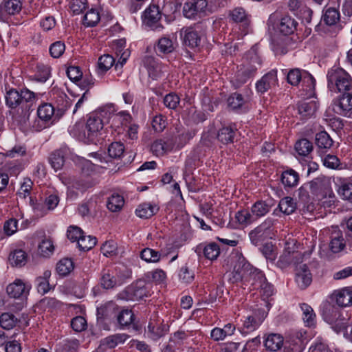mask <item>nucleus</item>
I'll list each match as a JSON object with an SVG mask.
<instances>
[{
	"label": "nucleus",
	"instance_id": "680f3d73",
	"mask_svg": "<svg viewBox=\"0 0 352 352\" xmlns=\"http://www.w3.org/2000/svg\"><path fill=\"white\" fill-rule=\"evenodd\" d=\"M100 21L99 12L94 9H91L84 16L83 24L87 27L95 26Z\"/></svg>",
	"mask_w": 352,
	"mask_h": 352
},
{
	"label": "nucleus",
	"instance_id": "7c9ffc66",
	"mask_svg": "<svg viewBox=\"0 0 352 352\" xmlns=\"http://www.w3.org/2000/svg\"><path fill=\"white\" fill-rule=\"evenodd\" d=\"M51 276V271L45 270L42 276H38L35 280V284L38 293L45 294L47 293L51 287L49 283V278Z\"/></svg>",
	"mask_w": 352,
	"mask_h": 352
},
{
	"label": "nucleus",
	"instance_id": "aec40b11",
	"mask_svg": "<svg viewBox=\"0 0 352 352\" xmlns=\"http://www.w3.org/2000/svg\"><path fill=\"white\" fill-rule=\"evenodd\" d=\"M30 288L22 280H16L14 283L7 286L6 292L11 298H19L26 296L29 292Z\"/></svg>",
	"mask_w": 352,
	"mask_h": 352
},
{
	"label": "nucleus",
	"instance_id": "6ab92c4d",
	"mask_svg": "<svg viewBox=\"0 0 352 352\" xmlns=\"http://www.w3.org/2000/svg\"><path fill=\"white\" fill-rule=\"evenodd\" d=\"M303 258L301 252H283L277 261V266L281 269H285L290 265H297L302 262Z\"/></svg>",
	"mask_w": 352,
	"mask_h": 352
},
{
	"label": "nucleus",
	"instance_id": "20e7f679",
	"mask_svg": "<svg viewBox=\"0 0 352 352\" xmlns=\"http://www.w3.org/2000/svg\"><path fill=\"white\" fill-rule=\"evenodd\" d=\"M214 8L207 0H192L184 3L182 11L186 18L197 20L214 12Z\"/></svg>",
	"mask_w": 352,
	"mask_h": 352
},
{
	"label": "nucleus",
	"instance_id": "c756f323",
	"mask_svg": "<svg viewBox=\"0 0 352 352\" xmlns=\"http://www.w3.org/2000/svg\"><path fill=\"white\" fill-rule=\"evenodd\" d=\"M297 22L289 16L281 18L278 28L283 34L288 35L294 32L296 29Z\"/></svg>",
	"mask_w": 352,
	"mask_h": 352
},
{
	"label": "nucleus",
	"instance_id": "3c124183",
	"mask_svg": "<svg viewBox=\"0 0 352 352\" xmlns=\"http://www.w3.org/2000/svg\"><path fill=\"white\" fill-rule=\"evenodd\" d=\"M26 254L22 250H15L10 254L9 261L12 265L21 266L26 261Z\"/></svg>",
	"mask_w": 352,
	"mask_h": 352
},
{
	"label": "nucleus",
	"instance_id": "69168bd1",
	"mask_svg": "<svg viewBox=\"0 0 352 352\" xmlns=\"http://www.w3.org/2000/svg\"><path fill=\"white\" fill-rule=\"evenodd\" d=\"M245 101V99L242 96V95L238 93L231 94L228 98V106L232 109L241 108Z\"/></svg>",
	"mask_w": 352,
	"mask_h": 352
},
{
	"label": "nucleus",
	"instance_id": "4468645a",
	"mask_svg": "<svg viewBox=\"0 0 352 352\" xmlns=\"http://www.w3.org/2000/svg\"><path fill=\"white\" fill-rule=\"evenodd\" d=\"M161 16L159 7L156 5H150L144 12V22L153 30L160 32L163 29V26L158 23Z\"/></svg>",
	"mask_w": 352,
	"mask_h": 352
},
{
	"label": "nucleus",
	"instance_id": "ddd939ff",
	"mask_svg": "<svg viewBox=\"0 0 352 352\" xmlns=\"http://www.w3.org/2000/svg\"><path fill=\"white\" fill-rule=\"evenodd\" d=\"M265 318V314L263 311L261 313L254 312L252 315L245 318L243 327L239 329V331L243 336H247L248 333L257 329Z\"/></svg>",
	"mask_w": 352,
	"mask_h": 352
},
{
	"label": "nucleus",
	"instance_id": "13d9d810",
	"mask_svg": "<svg viewBox=\"0 0 352 352\" xmlns=\"http://www.w3.org/2000/svg\"><path fill=\"white\" fill-rule=\"evenodd\" d=\"M235 219L239 223L243 226H247L256 221L253 214L247 210L238 211L235 214Z\"/></svg>",
	"mask_w": 352,
	"mask_h": 352
},
{
	"label": "nucleus",
	"instance_id": "1a4fd4ad",
	"mask_svg": "<svg viewBox=\"0 0 352 352\" xmlns=\"http://www.w3.org/2000/svg\"><path fill=\"white\" fill-rule=\"evenodd\" d=\"M252 267L243 256H237L235 260L233 271L230 275V280L232 283L240 281L246 283L251 274V270H252Z\"/></svg>",
	"mask_w": 352,
	"mask_h": 352
},
{
	"label": "nucleus",
	"instance_id": "2eb2a0df",
	"mask_svg": "<svg viewBox=\"0 0 352 352\" xmlns=\"http://www.w3.org/2000/svg\"><path fill=\"white\" fill-rule=\"evenodd\" d=\"M127 300H139L151 295L148 286L143 281H138L126 289Z\"/></svg>",
	"mask_w": 352,
	"mask_h": 352
},
{
	"label": "nucleus",
	"instance_id": "0e129e2a",
	"mask_svg": "<svg viewBox=\"0 0 352 352\" xmlns=\"http://www.w3.org/2000/svg\"><path fill=\"white\" fill-rule=\"evenodd\" d=\"M261 252L267 260L274 261L277 256L276 247L272 243H266L261 248Z\"/></svg>",
	"mask_w": 352,
	"mask_h": 352
},
{
	"label": "nucleus",
	"instance_id": "6e6552de",
	"mask_svg": "<svg viewBox=\"0 0 352 352\" xmlns=\"http://www.w3.org/2000/svg\"><path fill=\"white\" fill-rule=\"evenodd\" d=\"M274 219L272 218L266 219L261 225L252 230L249 236L251 243L254 245H258L263 241L267 238H272Z\"/></svg>",
	"mask_w": 352,
	"mask_h": 352
},
{
	"label": "nucleus",
	"instance_id": "a878e982",
	"mask_svg": "<svg viewBox=\"0 0 352 352\" xmlns=\"http://www.w3.org/2000/svg\"><path fill=\"white\" fill-rule=\"evenodd\" d=\"M278 86L277 70L272 69L256 83V88H272Z\"/></svg>",
	"mask_w": 352,
	"mask_h": 352
},
{
	"label": "nucleus",
	"instance_id": "0eeeda50",
	"mask_svg": "<svg viewBox=\"0 0 352 352\" xmlns=\"http://www.w3.org/2000/svg\"><path fill=\"white\" fill-rule=\"evenodd\" d=\"M328 87L336 88H351L352 78L345 70L342 68H331L327 74Z\"/></svg>",
	"mask_w": 352,
	"mask_h": 352
},
{
	"label": "nucleus",
	"instance_id": "f8f14e48",
	"mask_svg": "<svg viewBox=\"0 0 352 352\" xmlns=\"http://www.w3.org/2000/svg\"><path fill=\"white\" fill-rule=\"evenodd\" d=\"M333 110L341 116H351L352 114V94L344 91L333 100Z\"/></svg>",
	"mask_w": 352,
	"mask_h": 352
},
{
	"label": "nucleus",
	"instance_id": "c85d7f7f",
	"mask_svg": "<svg viewBox=\"0 0 352 352\" xmlns=\"http://www.w3.org/2000/svg\"><path fill=\"white\" fill-rule=\"evenodd\" d=\"M283 338L278 333L269 334L264 340V345L267 349L271 351H277L283 345Z\"/></svg>",
	"mask_w": 352,
	"mask_h": 352
},
{
	"label": "nucleus",
	"instance_id": "423d86ee",
	"mask_svg": "<svg viewBox=\"0 0 352 352\" xmlns=\"http://www.w3.org/2000/svg\"><path fill=\"white\" fill-rule=\"evenodd\" d=\"M103 118H107V115L103 112V107L101 108L100 111L90 114L85 124L86 135L88 141H94L103 129Z\"/></svg>",
	"mask_w": 352,
	"mask_h": 352
},
{
	"label": "nucleus",
	"instance_id": "4c0bfd02",
	"mask_svg": "<svg viewBox=\"0 0 352 352\" xmlns=\"http://www.w3.org/2000/svg\"><path fill=\"white\" fill-rule=\"evenodd\" d=\"M295 150L300 156L309 159V155L313 150V145L308 140L301 139L296 143Z\"/></svg>",
	"mask_w": 352,
	"mask_h": 352
},
{
	"label": "nucleus",
	"instance_id": "2f4dec72",
	"mask_svg": "<svg viewBox=\"0 0 352 352\" xmlns=\"http://www.w3.org/2000/svg\"><path fill=\"white\" fill-rule=\"evenodd\" d=\"M22 8V3L20 0H4L1 9V11L9 15L18 14Z\"/></svg>",
	"mask_w": 352,
	"mask_h": 352
},
{
	"label": "nucleus",
	"instance_id": "e433bc0d",
	"mask_svg": "<svg viewBox=\"0 0 352 352\" xmlns=\"http://www.w3.org/2000/svg\"><path fill=\"white\" fill-rule=\"evenodd\" d=\"M151 149L155 155L161 156L169 152L172 149V146L168 142L159 139L153 142Z\"/></svg>",
	"mask_w": 352,
	"mask_h": 352
},
{
	"label": "nucleus",
	"instance_id": "39448f33",
	"mask_svg": "<svg viewBox=\"0 0 352 352\" xmlns=\"http://www.w3.org/2000/svg\"><path fill=\"white\" fill-rule=\"evenodd\" d=\"M287 82L293 87L302 86L315 88L316 80L307 71L298 68L291 69L287 73Z\"/></svg>",
	"mask_w": 352,
	"mask_h": 352
},
{
	"label": "nucleus",
	"instance_id": "79ce46f5",
	"mask_svg": "<svg viewBox=\"0 0 352 352\" xmlns=\"http://www.w3.org/2000/svg\"><path fill=\"white\" fill-rule=\"evenodd\" d=\"M266 278L265 274L258 269L252 267L251 274L249 276V278L246 282L250 283L254 287V289H258V287L263 284Z\"/></svg>",
	"mask_w": 352,
	"mask_h": 352
},
{
	"label": "nucleus",
	"instance_id": "f704fd0d",
	"mask_svg": "<svg viewBox=\"0 0 352 352\" xmlns=\"http://www.w3.org/2000/svg\"><path fill=\"white\" fill-rule=\"evenodd\" d=\"M316 144L320 151H326L333 144V140L325 131H321L316 135Z\"/></svg>",
	"mask_w": 352,
	"mask_h": 352
},
{
	"label": "nucleus",
	"instance_id": "bb28decb",
	"mask_svg": "<svg viewBox=\"0 0 352 352\" xmlns=\"http://www.w3.org/2000/svg\"><path fill=\"white\" fill-rule=\"evenodd\" d=\"M272 206L273 203L272 200L258 201L255 202L251 208V212L253 214L254 217H255V220L267 214Z\"/></svg>",
	"mask_w": 352,
	"mask_h": 352
},
{
	"label": "nucleus",
	"instance_id": "72a5a7b5",
	"mask_svg": "<svg viewBox=\"0 0 352 352\" xmlns=\"http://www.w3.org/2000/svg\"><path fill=\"white\" fill-rule=\"evenodd\" d=\"M300 309L302 312V320L305 326L307 327H314L316 324V314L312 309V307L306 303H302L300 305Z\"/></svg>",
	"mask_w": 352,
	"mask_h": 352
},
{
	"label": "nucleus",
	"instance_id": "864d4df0",
	"mask_svg": "<svg viewBox=\"0 0 352 352\" xmlns=\"http://www.w3.org/2000/svg\"><path fill=\"white\" fill-rule=\"evenodd\" d=\"M69 134L79 140L87 139L85 126L82 122H76L68 129Z\"/></svg>",
	"mask_w": 352,
	"mask_h": 352
},
{
	"label": "nucleus",
	"instance_id": "412c9836",
	"mask_svg": "<svg viewBox=\"0 0 352 352\" xmlns=\"http://www.w3.org/2000/svg\"><path fill=\"white\" fill-rule=\"evenodd\" d=\"M37 116L51 125L58 120L54 107L49 103H44L38 107Z\"/></svg>",
	"mask_w": 352,
	"mask_h": 352
},
{
	"label": "nucleus",
	"instance_id": "9d476101",
	"mask_svg": "<svg viewBox=\"0 0 352 352\" xmlns=\"http://www.w3.org/2000/svg\"><path fill=\"white\" fill-rule=\"evenodd\" d=\"M261 65V58L255 54L251 57V60L246 65H243L235 76V83L236 87L242 86L248 80L255 74L258 66Z\"/></svg>",
	"mask_w": 352,
	"mask_h": 352
},
{
	"label": "nucleus",
	"instance_id": "dca6fc26",
	"mask_svg": "<svg viewBox=\"0 0 352 352\" xmlns=\"http://www.w3.org/2000/svg\"><path fill=\"white\" fill-rule=\"evenodd\" d=\"M238 131V126L236 123H229L224 124L219 130L217 138L221 143L228 144L234 142L236 133Z\"/></svg>",
	"mask_w": 352,
	"mask_h": 352
},
{
	"label": "nucleus",
	"instance_id": "a19ab883",
	"mask_svg": "<svg viewBox=\"0 0 352 352\" xmlns=\"http://www.w3.org/2000/svg\"><path fill=\"white\" fill-rule=\"evenodd\" d=\"M333 234L331 236L329 248L333 252L338 253L344 249L345 244L343 242L342 234L338 228H336Z\"/></svg>",
	"mask_w": 352,
	"mask_h": 352
},
{
	"label": "nucleus",
	"instance_id": "e2e57ef3",
	"mask_svg": "<svg viewBox=\"0 0 352 352\" xmlns=\"http://www.w3.org/2000/svg\"><path fill=\"white\" fill-rule=\"evenodd\" d=\"M114 58L109 54L101 56L98 59V69L102 72L109 70L114 64Z\"/></svg>",
	"mask_w": 352,
	"mask_h": 352
},
{
	"label": "nucleus",
	"instance_id": "6e6d98bb",
	"mask_svg": "<svg viewBox=\"0 0 352 352\" xmlns=\"http://www.w3.org/2000/svg\"><path fill=\"white\" fill-rule=\"evenodd\" d=\"M96 238L91 235H85V233L77 241L78 248L84 251L89 250L94 248L96 244Z\"/></svg>",
	"mask_w": 352,
	"mask_h": 352
},
{
	"label": "nucleus",
	"instance_id": "c03bdc74",
	"mask_svg": "<svg viewBox=\"0 0 352 352\" xmlns=\"http://www.w3.org/2000/svg\"><path fill=\"white\" fill-rule=\"evenodd\" d=\"M65 151L63 149L54 151L50 157V163L55 171L63 167L65 162Z\"/></svg>",
	"mask_w": 352,
	"mask_h": 352
},
{
	"label": "nucleus",
	"instance_id": "8fccbe9b",
	"mask_svg": "<svg viewBox=\"0 0 352 352\" xmlns=\"http://www.w3.org/2000/svg\"><path fill=\"white\" fill-rule=\"evenodd\" d=\"M12 113L14 114L13 117L16 121L22 124H25L30 118L31 111L29 105L25 104L17 109L16 112H13Z\"/></svg>",
	"mask_w": 352,
	"mask_h": 352
},
{
	"label": "nucleus",
	"instance_id": "cd10ccee",
	"mask_svg": "<svg viewBox=\"0 0 352 352\" xmlns=\"http://www.w3.org/2000/svg\"><path fill=\"white\" fill-rule=\"evenodd\" d=\"M318 105L314 100L309 102H301L298 105V113L303 119L309 118L314 115L318 109Z\"/></svg>",
	"mask_w": 352,
	"mask_h": 352
},
{
	"label": "nucleus",
	"instance_id": "5701e85b",
	"mask_svg": "<svg viewBox=\"0 0 352 352\" xmlns=\"http://www.w3.org/2000/svg\"><path fill=\"white\" fill-rule=\"evenodd\" d=\"M197 252L198 254L203 252L206 258L213 261L217 259L219 256L220 248L217 243L212 242L206 244L204 247L202 245H199L197 248Z\"/></svg>",
	"mask_w": 352,
	"mask_h": 352
},
{
	"label": "nucleus",
	"instance_id": "603ef678",
	"mask_svg": "<svg viewBox=\"0 0 352 352\" xmlns=\"http://www.w3.org/2000/svg\"><path fill=\"white\" fill-rule=\"evenodd\" d=\"M338 194L344 199H352V182L348 179L340 180L338 188Z\"/></svg>",
	"mask_w": 352,
	"mask_h": 352
},
{
	"label": "nucleus",
	"instance_id": "ea45409f",
	"mask_svg": "<svg viewBox=\"0 0 352 352\" xmlns=\"http://www.w3.org/2000/svg\"><path fill=\"white\" fill-rule=\"evenodd\" d=\"M281 181L285 186L294 187L298 183L299 175L294 170L289 169L282 173Z\"/></svg>",
	"mask_w": 352,
	"mask_h": 352
},
{
	"label": "nucleus",
	"instance_id": "bf43d9fd",
	"mask_svg": "<svg viewBox=\"0 0 352 352\" xmlns=\"http://www.w3.org/2000/svg\"><path fill=\"white\" fill-rule=\"evenodd\" d=\"M173 50L174 45L170 38L164 36L159 39L157 46V52L168 54L172 52Z\"/></svg>",
	"mask_w": 352,
	"mask_h": 352
},
{
	"label": "nucleus",
	"instance_id": "7ed1b4c3",
	"mask_svg": "<svg viewBox=\"0 0 352 352\" xmlns=\"http://www.w3.org/2000/svg\"><path fill=\"white\" fill-rule=\"evenodd\" d=\"M98 313L107 318L116 317L118 324L122 327L130 325L134 319V315L131 310L122 309L113 302H108L98 309Z\"/></svg>",
	"mask_w": 352,
	"mask_h": 352
},
{
	"label": "nucleus",
	"instance_id": "393cba45",
	"mask_svg": "<svg viewBox=\"0 0 352 352\" xmlns=\"http://www.w3.org/2000/svg\"><path fill=\"white\" fill-rule=\"evenodd\" d=\"M333 296L336 304L340 307H347L352 305V289L349 287L335 292Z\"/></svg>",
	"mask_w": 352,
	"mask_h": 352
},
{
	"label": "nucleus",
	"instance_id": "a211bd4d",
	"mask_svg": "<svg viewBox=\"0 0 352 352\" xmlns=\"http://www.w3.org/2000/svg\"><path fill=\"white\" fill-rule=\"evenodd\" d=\"M183 38V43L185 46L190 49L198 47L201 43V36L197 31L192 27L183 30L181 33Z\"/></svg>",
	"mask_w": 352,
	"mask_h": 352
},
{
	"label": "nucleus",
	"instance_id": "473e14b6",
	"mask_svg": "<svg viewBox=\"0 0 352 352\" xmlns=\"http://www.w3.org/2000/svg\"><path fill=\"white\" fill-rule=\"evenodd\" d=\"M158 209L156 205L150 203H144L137 208L135 214L140 218L148 219L154 215L158 211Z\"/></svg>",
	"mask_w": 352,
	"mask_h": 352
},
{
	"label": "nucleus",
	"instance_id": "4d7b16f0",
	"mask_svg": "<svg viewBox=\"0 0 352 352\" xmlns=\"http://www.w3.org/2000/svg\"><path fill=\"white\" fill-rule=\"evenodd\" d=\"M161 254L159 252L151 248H144L140 253V257L147 263H157L160 260Z\"/></svg>",
	"mask_w": 352,
	"mask_h": 352
},
{
	"label": "nucleus",
	"instance_id": "9b49d317",
	"mask_svg": "<svg viewBox=\"0 0 352 352\" xmlns=\"http://www.w3.org/2000/svg\"><path fill=\"white\" fill-rule=\"evenodd\" d=\"M34 96L30 89H9L6 94V102L9 107L14 109L22 102L30 101Z\"/></svg>",
	"mask_w": 352,
	"mask_h": 352
},
{
	"label": "nucleus",
	"instance_id": "338daca9",
	"mask_svg": "<svg viewBox=\"0 0 352 352\" xmlns=\"http://www.w3.org/2000/svg\"><path fill=\"white\" fill-rule=\"evenodd\" d=\"M147 328L149 336L153 340H157L163 336V329L160 326V323L155 321L151 320Z\"/></svg>",
	"mask_w": 352,
	"mask_h": 352
},
{
	"label": "nucleus",
	"instance_id": "f03ea898",
	"mask_svg": "<svg viewBox=\"0 0 352 352\" xmlns=\"http://www.w3.org/2000/svg\"><path fill=\"white\" fill-rule=\"evenodd\" d=\"M103 112L107 115V120L110 122L111 126L118 131V133L124 131L125 127L133 121V118L129 111H118L113 104L104 106Z\"/></svg>",
	"mask_w": 352,
	"mask_h": 352
},
{
	"label": "nucleus",
	"instance_id": "4be33fe9",
	"mask_svg": "<svg viewBox=\"0 0 352 352\" xmlns=\"http://www.w3.org/2000/svg\"><path fill=\"white\" fill-rule=\"evenodd\" d=\"M125 333H116L109 336L100 341V347L103 350L115 348L120 344L124 343L128 338Z\"/></svg>",
	"mask_w": 352,
	"mask_h": 352
},
{
	"label": "nucleus",
	"instance_id": "b1692460",
	"mask_svg": "<svg viewBox=\"0 0 352 352\" xmlns=\"http://www.w3.org/2000/svg\"><path fill=\"white\" fill-rule=\"evenodd\" d=\"M144 65L147 69L149 78L153 80L157 79L163 72V67L152 57H146Z\"/></svg>",
	"mask_w": 352,
	"mask_h": 352
},
{
	"label": "nucleus",
	"instance_id": "37998d69",
	"mask_svg": "<svg viewBox=\"0 0 352 352\" xmlns=\"http://www.w3.org/2000/svg\"><path fill=\"white\" fill-rule=\"evenodd\" d=\"M54 250L55 248L54 243L50 239H43L38 247L39 254L45 258H49L53 254Z\"/></svg>",
	"mask_w": 352,
	"mask_h": 352
},
{
	"label": "nucleus",
	"instance_id": "f3484780",
	"mask_svg": "<svg viewBox=\"0 0 352 352\" xmlns=\"http://www.w3.org/2000/svg\"><path fill=\"white\" fill-rule=\"evenodd\" d=\"M296 283L299 288H307L312 281V275L305 264H301L296 267Z\"/></svg>",
	"mask_w": 352,
	"mask_h": 352
},
{
	"label": "nucleus",
	"instance_id": "5fc2aeb1",
	"mask_svg": "<svg viewBox=\"0 0 352 352\" xmlns=\"http://www.w3.org/2000/svg\"><path fill=\"white\" fill-rule=\"evenodd\" d=\"M33 182L30 178H23L20 183V188L18 190L17 195L21 199H25L30 195L32 189Z\"/></svg>",
	"mask_w": 352,
	"mask_h": 352
},
{
	"label": "nucleus",
	"instance_id": "09e8293b",
	"mask_svg": "<svg viewBox=\"0 0 352 352\" xmlns=\"http://www.w3.org/2000/svg\"><path fill=\"white\" fill-rule=\"evenodd\" d=\"M73 269L74 263L70 258H63L56 264V271L58 274L63 276L68 275Z\"/></svg>",
	"mask_w": 352,
	"mask_h": 352
},
{
	"label": "nucleus",
	"instance_id": "de8ad7c7",
	"mask_svg": "<svg viewBox=\"0 0 352 352\" xmlns=\"http://www.w3.org/2000/svg\"><path fill=\"white\" fill-rule=\"evenodd\" d=\"M280 210L285 214L293 213L296 208V204L294 199L289 197L283 198L278 204Z\"/></svg>",
	"mask_w": 352,
	"mask_h": 352
},
{
	"label": "nucleus",
	"instance_id": "774afa93",
	"mask_svg": "<svg viewBox=\"0 0 352 352\" xmlns=\"http://www.w3.org/2000/svg\"><path fill=\"white\" fill-rule=\"evenodd\" d=\"M124 151L123 144L119 142L111 143L108 148L109 155L112 158H120Z\"/></svg>",
	"mask_w": 352,
	"mask_h": 352
},
{
	"label": "nucleus",
	"instance_id": "a18cd8bd",
	"mask_svg": "<svg viewBox=\"0 0 352 352\" xmlns=\"http://www.w3.org/2000/svg\"><path fill=\"white\" fill-rule=\"evenodd\" d=\"M98 205L96 201L89 199L82 204L78 208V212L82 217L91 216L96 214Z\"/></svg>",
	"mask_w": 352,
	"mask_h": 352
},
{
	"label": "nucleus",
	"instance_id": "58836bf2",
	"mask_svg": "<svg viewBox=\"0 0 352 352\" xmlns=\"http://www.w3.org/2000/svg\"><path fill=\"white\" fill-rule=\"evenodd\" d=\"M322 19L326 25L329 26L334 25L340 19V12L336 8H329L324 11Z\"/></svg>",
	"mask_w": 352,
	"mask_h": 352
},
{
	"label": "nucleus",
	"instance_id": "49530a36",
	"mask_svg": "<svg viewBox=\"0 0 352 352\" xmlns=\"http://www.w3.org/2000/svg\"><path fill=\"white\" fill-rule=\"evenodd\" d=\"M124 200L122 196L118 194H113L108 199L107 208L111 212H116L120 211L123 207Z\"/></svg>",
	"mask_w": 352,
	"mask_h": 352
},
{
	"label": "nucleus",
	"instance_id": "f257e3e1",
	"mask_svg": "<svg viewBox=\"0 0 352 352\" xmlns=\"http://www.w3.org/2000/svg\"><path fill=\"white\" fill-rule=\"evenodd\" d=\"M314 195L324 208H330L335 202V195L331 188V181L328 177L322 175L314 179L309 184L299 188L300 197L308 196L309 191Z\"/></svg>",
	"mask_w": 352,
	"mask_h": 352
},
{
	"label": "nucleus",
	"instance_id": "052dcab7",
	"mask_svg": "<svg viewBox=\"0 0 352 352\" xmlns=\"http://www.w3.org/2000/svg\"><path fill=\"white\" fill-rule=\"evenodd\" d=\"M17 322V319L14 314L10 313H3L0 316V325L5 329H12Z\"/></svg>",
	"mask_w": 352,
	"mask_h": 352
},
{
	"label": "nucleus",
	"instance_id": "c9c22d12",
	"mask_svg": "<svg viewBox=\"0 0 352 352\" xmlns=\"http://www.w3.org/2000/svg\"><path fill=\"white\" fill-rule=\"evenodd\" d=\"M100 283L104 289H111L120 284L115 277L114 272L110 270L102 271Z\"/></svg>",
	"mask_w": 352,
	"mask_h": 352
}]
</instances>
